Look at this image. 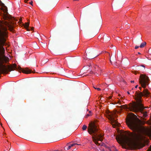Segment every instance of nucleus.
Instances as JSON below:
<instances>
[{
    "mask_svg": "<svg viewBox=\"0 0 151 151\" xmlns=\"http://www.w3.org/2000/svg\"><path fill=\"white\" fill-rule=\"evenodd\" d=\"M119 134L116 139L117 142L125 148L132 149V133L128 131L117 130Z\"/></svg>",
    "mask_w": 151,
    "mask_h": 151,
    "instance_id": "obj_1",
    "label": "nucleus"
},
{
    "mask_svg": "<svg viewBox=\"0 0 151 151\" xmlns=\"http://www.w3.org/2000/svg\"><path fill=\"white\" fill-rule=\"evenodd\" d=\"M88 132L92 135V139L95 143L97 145L100 146L99 148H102L104 144L102 142L103 135L102 134L99 130L96 125L94 122H91L88 128Z\"/></svg>",
    "mask_w": 151,
    "mask_h": 151,
    "instance_id": "obj_2",
    "label": "nucleus"
},
{
    "mask_svg": "<svg viewBox=\"0 0 151 151\" xmlns=\"http://www.w3.org/2000/svg\"><path fill=\"white\" fill-rule=\"evenodd\" d=\"M149 94V92L146 89H144L142 93L140 92L139 91L135 92L134 98L136 100V102L133 101V112L143 110L144 109L143 105L141 103L142 97L143 96H148Z\"/></svg>",
    "mask_w": 151,
    "mask_h": 151,
    "instance_id": "obj_3",
    "label": "nucleus"
},
{
    "mask_svg": "<svg viewBox=\"0 0 151 151\" xmlns=\"http://www.w3.org/2000/svg\"><path fill=\"white\" fill-rule=\"evenodd\" d=\"M106 113L108 119L112 123L113 127L115 128L116 127H119L120 124L117 122L116 119V118L117 117L116 111L110 112L109 111H107Z\"/></svg>",
    "mask_w": 151,
    "mask_h": 151,
    "instance_id": "obj_4",
    "label": "nucleus"
},
{
    "mask_svg": "<svg viewBox=\"0 0 151 151\" xmlns=\"http://www.w3.org/2000/svg\"><path fill=\"white\" fill-rule=\"evenodd\" d=\"M133 149L134 148L136 145L135 142L134 138V132L135 126H137L140 123V120L137 118V116L133 113Z\"/></svg>",
    "mask_w": 151,
    "mask_h": 151,
    "instance_id": "obj_5",
    "label": "nucleus"
},
{
    "mask_svg": "<svg viewBox=\"0 0 151 151\" xmlns=\"http://www.w3.org/2000/svg\"><path fill=\"white\" fill-rule=\"evenodd\" d=\"M140 83L141 84L142 87L145 88L149 80V78L148 77L143 75H141L140 76Z\"/></svg>",
    "mask_w": 151,
    "mask_h": 151,
    "instance_id": "obj_6",
    "label": "nucleus"
},
{
    "mask_svg": "<svg viewBox=\"0 0 151 151\" xmlns=\"http://www.w3.org/2000/svg\"><path fill=\"white\" fill-rule=\"evenodd\" d=\"M126 123L128 127L131 129L132 130V113H129L126 118Z\"/></svg>",
    "mask_w": 151,
    "mask_h": 151,
    "instance_id": "obj_7",
    "label": "nucleus"
},
{
    "mask_svg": "<svg viewBox=\"0 0 151 151\" xmlns=\"http://www.w3.org/2000/svg\"><path fill=\"white\" fill-rule=\"evenodd\" d=\"M81 145V144L77 143H74L72 142H70L67 144V145L64 147V150H68L71 149V148L75 146L76 145ZM83 146L84 145V144L82 145Z\"/></svg>",
    "mask_w": 151,
    "mask_h": 151,
    "instance_id": "obj_8",
    "label": "nucleus"
},
{
    "mask_svg": "<svg viewBox=\"0 0 151 151\" xmlns=\"http://www.w3.org/2000/svg\"><path fill=\"white\" fill-rule=\"evenodd\" d=\"M121 106L122 109H124L127 111H132V105H127L126 104Z\"/></svg>",
    "mask_w": 151,
    "mask_h": 151,
    "instance_id": "obj_9",
    "label": "nucleus"
},
{
    "mask_svg": "<svg viewBox=\"0 0 151 151\" xmlns=\"http://www.w3.org/2000/svg\"><path fill=\"white\" fill-rule=\"evenodd\" d=\"M19 69L22 73L26 74L30 73L32 72L33 73H35V72H32L31 70L29 69L28 68H26L25 69H22L21 67H19Z\"/></svg>",
    "mask_w": 151,
    "mask_h": 151,
    "instance_id": "obj_10",
    "label": "nucleus"
},
{
    "mask_svg": "<svg viewBox=\"0 0 151 151\" xmlns=\"http://www.w3.org/2000/svg\"><path fill=\"white\" fill-rule=\"evenodd\" d=\"M93 67L96 71H97L99 73L101 74V68L97 65H95L93 66Z\"/></svg>",
    "mask_w": 151,
    "mask_h": 151,
    "instance_id": "obj_11",
    "label": "nucleus"
},
{
    "mask_svg": "<svg viewBox=\"0 0 151 151\" xmlns=\"http://www.w3.org/2000/svg\"><path fill=\"white\" fill-rule=\"evenodd\" d=\"M146 43L145 42H143L139 46V47L141 48H143L144 47V46H145L146 45Z\"/></svg>",
    "mask_w": 151,
    "mask_h": 151,
    "instance_id": "obj_12",
    "label": "nucleus"
},
{
    "mask_svg": "<svg viewBox=\"0 0 151 151\" xmlns=\"http://www.w3.org/2000/svg\"><path fill=\"white\" fill-rule=\"evenodd\" d=\"M87 128V126L85 124L83 125L82 127V129L83 131L86 130Z\"/></svg>",
    "mask_w": 151,
    "mask_h": 151,
    "instance_id": "obj_13",
    "label": "nucleus"
},
{
    "mask_svg": "<svg viewBox=\"0 0 151 151\" xmlns=\"http://www.w3.org/2000/svg\"><path fill=\"white\" fill-rule=\"evenodd\" d=\"M29 25V23L28 22L25 23L24 25V27L27 28L28 27Z\"/></svg>",
    "mask_w": 151,
    "mask_h": 151,
    "instance_id": "obj_14",
    "label": "nucleus"
},
{
    "mask_svg": "<svg viewBox=\"0 0 151 151\" xmlns=\"http://www.w3.org/2000/svg\"><path fill=\"white\" fill-rule=\"evenodd\" d=\"M89 114H87L86 115V118H88L89 116H91V111H89Z\"/></svg>",
    "mask_w": 151,
    "mask_h": 151,
    "instance_id": "obj_15",
    "label": "nucleus"
},
{
    "mask_svg": "<svg viewBox=\"0 0 151 151\" xmlns=\"http://www.w3.org/2000/svg\"><path fill=\"white\" fill-rule=\"evenodd\" d=\"M93 87L95 89H97L98 91H99L101 90V89L99 88L95 87Z\"/></svg>",
    "mask_w": 151,
    "mask_h": 151,
    "instance_id": "obj_16",
    "label": "nucleus"
},
{
    "mask_svg": "<svg viewBox=\"0 0 151 151\" xmlns=\"http://www.w3.org/2000/svg\"><path fill=\"white\" fill-rule=\"evenodd\" d=\"M139 46H136L135 47V49H137V48H138L139 47Z\"/></svg>",
    "mask_w": 151,
    "mask_h": 151,
    "instance_id": "obj_17",
    "label": "nucleus"
},
{
    "mask_svg": "<svg viewBox=\"0 0 151 151\" xmlns=\"http://www.w3.org/2000/svg\"><path fill=\"white\" fill-rule=\"evenodd\" d=\"M29 4L31 5H33V1H31L30 3Z\"/></svg>",
    "mask_w": 151,
    "mask_h": 151,
    "instance_id": "obj_18",
    "label": "nucleus"
},
{
    "mask_svg": "<svg viewBox=\"0 0 151 151\" xmlns=\"http://www.w3.org/2000/svg\"><path fill=\"white\" fill-rule=\"evenodd\" d=\"M132 73H134L135 74H136L137 72H136V71H133Z\"/></svg>",
    "mask_w": 151,
    "mask_h": 151,
    "instance_id": "obj_19",
    "label": "nucleus"
},
{
    "mask_svg": "<svg viewBox=\"0 0 151 151\" xmlns=\"http://www.w3.org/2000/svg\"><path fill=\"white\" fill-rule=\"evenodd\" d=\"M28 0H24V2L25 3H27V1H28Z\"/></svg>",
    "mask_w": 151,
    "mask_h": 151,
    "instance_id": "obj_20",
    "label": "nucleus"
},
{
    "mask_svg": "<svg viewBox=\"0 0 151 151\" xmlns=\"http://www.w3.org/2000/svg\"><path fill=\"white\" fill-rule=\"evenodd\" d=\"M139 89L140 90H141L142 89V87H139Z\"/></svg>",
    "mask_w": 151,
    "mask_h": 151,
    "instance_id": "obj_21",
    "label": "nucleus"
},
{
    "mask_svg": "<svg viewBox=\"0 0 151 151\" xmlns=\"http://www.w3.org/2000/svg\"><path fill=\"white\" fill-rule=\"evenodd\" d=\"M138 86V85H137L136 86H135V88H136Z\"/></svg>",
    "mask_w": 151,
    "mask_h": 151,
    "instance_id": "obj_22",
    "label": "nucleus"
},
{
    "mask_svg": "<svg viewBox=\"0 0 151 151\" xmlns=\"http://www.w3.org/2000/svg\"><path fill=\"white\" fill-rule=\"evenodd\" d=\"M79 0H73V1H78Z\"/></svg>",
    "mask_w": 151,
    "mask_h": 151,
    "instance_id": "obj_23",
    "label": "nucleus"
},
{
    "mask_svg": "<svg viewBox=\"0 0 151 151\" xmlns=\"http://www.w3.org/2000/svg\"><path fill=\"white\" fill-rule=\"evenodd\" d=\"M142 67H144L145 68V66L144 65H142Z\"/></svg>",
    "mask_w": 151,
    "mask_h": 151,
    "instance_id": "obj_24",
    "label": "nucleus"
},
{
    "mask_svg": "<svg viewBox=\"0 0 151 151\" xmlns=\"http://www.w3.org/2000/svg\"><path fill=\"white\" fill-rule=\"evenodd\" d=\"M127 93H128V94H130V93H129V91H128Z\"/></svg>",
    "mask_w": 151,
    "mask_h": 151,
    "instance_id": "obj_25",
    "label": "nucleus"
},
{
    "mask_svg": "<svg viewBox=\"0 0 151 151\" xmlns=\"http://www.w3.org/2000/svg\"><path fill=\"white\" fill-rule=\"evenodd\" d=\"M138 53L139 54H140V53L139 52H138Z\"/></svg>",
    "mask_w": 151,
    "mask_h": 151,
    "instance_id": "obj_26",
    "label": "nucleus"
},
{
    "mask_svg": "<svg viewBox=\"0 0 151 151\" xmlns=\"http://www.w3.org/2000/svg\"><path fill=\"white\" fill-rule=\"evenodd\" d=\"M101 151H104V150L103 149L102 150H101Z\"/></svg>",
    "mask_w": 151,
    "mask_h": 151,
    "instance_id": "obj_27",
    "label": "nucleus"
},
{
    "mask_svg": "<svg viewBox=\"0 0 151 151\" xmlns=\"http://www.w3.org/2000/svg\"><path fill=\"white\" fill-rule=\"evenodd\" d=\"M130 82H131V83H132V81H130Z\"/></svg>",
    "mask_w": 151,
    "mask_h": 151,
    "instance_id": "obj_28",
    "label": "nucleus"
},
{
    "mask_svg": "<svg viewBox=\"0 0 151 151\" xmlns=\"http://www.w3.org/2000/svg\"><path fill=\"white\" fill-rule=\"evenodd\" d=\"M150 151H151V148L150 149Z\"/></svg>",
    "mask_w": 151,
    "mask_h": 151,
    "instance_id": "obj_29",
    "label": "nucleus"
},
{
    "mask_svg": "<svg viewBox=\"0 0 151 151\" xmlns=\"http://www.w3.org/2000/svg\"><path fill=\"white\" fill-rule=\"evenodd\" d=\"M133 83H134V81H132Z\"/></svg>",
    "mask_w": 151,
    "mask_h": 151,
    "instance_id": "obj_30",
    "label": "nucleus"
},
{
    "mask_svg": "<svg viewBox=\"0 0 151 151\" xmlns=\"http://www.w3.org/2000/svg\"><path fill=\"white\" fill-rule=\"evenodd\" d=\"M110 150L111 151H111V149H110Z\"/></svg>",
    "mask_w": 151,
    "mask_h": 151,
    "instance_id": "obj_31",
    "label": "nucleus"
},
{
    "mask_svg": "<svg viewBox=\"0 0 151 151\" xmlns=\"http://www.w3.org/2000/svg\"><path fill=\"white\" fill-rule=\"evenodd\" d=\"M114 149L115 148V147H114Z\"/></svg>",
    "mask_w": 151,
    "mask_h": 151,
    "instance_id": "obj_32",
    "label": "nucleus"
},
{
    "mask_svg": "<svg viewBox=\"0 0 151 151\" xmlns=\"http://www.w3.org/2000/svg\"><path fill=\"white\" fill-rule=\"evenodd\" d=\"M134 96H133L132 97H134Z\"/></svg>",
    "mask_w": 151,
    "mask_h": 151,
    "instance_id": "obj_33",
    "label": "nucleus"
},
{
    "mask_svg": "<svg viewBox=\"0 0 151 151\" xmlns=\"http://www.w3.org/2000/svg\"><path fill=\"white\" fill-rule=\"evenodd\" d=\"M111 97L110 96V99H111Z\"/></svg>",
    "mask_w": 151,
    "mask_h": 151,
    "instance_id": "obj_34",
    "label": "nucleus"
}]
</instances>
